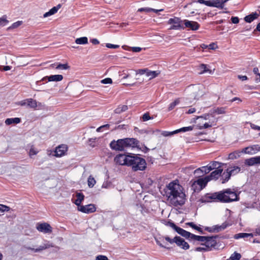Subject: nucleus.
<instances>
[{
  "label": "nucleus",
  "mask_w": 260,
  "mask_h": 260,
  "mask_svg": "<svg viewBox=\"0 0 260 260\" xmlns=\"http://www.w3.org/2000/svg\"><path fill=\"white\" fill-rule=\"evenodd\" d=\"M168 201L174 206H182L185 202V194L182 187L178 183L173 181L164 189Z\"/></svg>",
  "instance_id": "1"
},
{
  "label": "nucleus",
  "mask_w": 260,
  "mask_h": 260,
  "mask_svg": "<svg viewBox=\"0 0 260 260\" xmlns=\"http://www.w3.org/2000/svg\"><path fill=\"white\" fill-rule=\"evenodd\" d=\"M207 198L221 202H231L238 200L237 193L231 189L228 188L219 192H215L207 197Z\"/></svg>",
  "instance_id": "2"
},
{
  "label": "nucleus",
  "mask_w": 260,
  "mask_h": 260,
  "mask_svg": "<svg viewBox=\"0 0 260 260\" xmlns=\"http://www.w3.org/2000/svg\"><path fill=\"white\" fill-rule=\"evenodd\" d=\"M128 166L131 167L134 171H143L146 168V162L144 158L134 154L131 156Z\"/></svg>",
  "instance_id": "3"
},
{
  "label": "nucleus",
  "mask_w": 260,
  "mask_h": 260,
  "mask_svg": "<svg viewBox=\"0 0 260 260\" xmlns=\"http://www.w3.org/2000/svg\"><path fill=\"white\" fill-rule=\"evenodd\" d=\"M209 181V180L207 176L204 178H199L193 182L191 185V187L194 191L197 190H201L205 187Z\"/></svg>",
  "instance_id": "4"
},
{
  "label": "nucleus",
  "mask_w": 260,
  "mask_h": 260,
  "mask_svg": "<svg viewBox=\"0 0 260 260\" xmlns=\"http://www.w3.org/2000/svg\"><path fill=\"white\" fill-rule=\"evenodd\" d=\"M110 146L111 148L114 150L124 151L126 148L124 139L117 141L113 140L110 143Z\"/></svg>",
  "instance_id": "5"
},
{
  "label": "nucleus",
  "mask_w": 260,
  "mask_h": 260,
  "mask_svg": "<svg viewBox=\"0 0 260 260\" xmlns=\"http://www.w3.org/2000/svg\"><path fill=\"white\" fill-rule=\"evenodd\" d=\"M131 156V155L119 154L115 157L114 160L117 164L128 166Z\"/></svg>",
  "instance_id": "6"
},
{
  "label": "nucleus",
  "mask_w": 260,
  "mask_h": 260,
  "mask_svg": "<svg viewBox=\"0 0 260 260\" xmlns=\"http://www.w3.org/2000/svg\"><path fill=\"white\" fill-rule=\"evenodd\" d=\"M53 246H54L52 243H50L49 242H47L46 243L44 244L43 245H40L39 247L37 248H32L30 246L26 245H24L23 246V248L27 250H31L34 252H39L50 247H53Z\"/></svg>",
  "instance_id": "7"
},
{
  "label": "nucleus",
  "mask_w": 260,
  "mask_h": 260,
  "mask_svg": "<svg viewBox=\"0 0 260 260\" xmlns=\"http://www.w3.org/2000/svg\"><path fill=\"white\" fill-rule=\"evenodd\" d=\"M217 237V236L215 237H208L207 236V238L205 242V243H202V245L203 246H205L207 248H208L209 251L212 250V248H215V247L216 245V241L215 240V238Z\"/></svg>",
  "instance_id": "8"
},
{
  "label": "nucleus",
  "mask_w": 260,
  "mask_h": 260,
  "mask_svg": "<svg viewBox=\"0 0 260 260\" xmlns=\"http://www.w3.org/2000/svg\"><path fill=\"white\" fill-rule=\"evenodd\" d=\"M79 211L85 213H91L95 211L96 208L93 204H89L83 206L81 205L78 207Z\"/></svg>",
  "instance_id": "9"
},
{
  "label": "nucleus",
  "mask_w": 260,
  "mask_h": 260,
  "mask_svg": "<svg viewBox=\"0 0 260 260\" xmlns=\"http://www.w3.org/2000/svg\"><path fill=\"white\" fill-rule=\"evenodd\" d=\"M36 229L39 232L44 233H49L52 232V228L47 223H38Z\"/></svg>",
  "instance_id": "10"
},
{
  "label": "nucleus",
  "mask_w": 260,
  "mask_h": 260,
  "mask_svg": "<svg viewBox=\"0 0 260 260\" xmlns=\"http://www.w3.org/2000/svg\"><path fill=\"white\" fill-rule=\"evenodd\" d=\"M67 150L68 147L66 145H60L56 148L54 155L56 157H61L65 154Z\"/></svg>",
  "instance_id": "11"
},
{
  "label": "nucleus",
  "mask_w": 260,
  "mask_h": 260,
  "mask_svg": "<svg viewBox=\"0 0 260 260\" xmlns=\"http://www.w3.org/2000/svg\"><path fill=\"white\" fill-rule=\"evenodd\" d=\"M125 148H135L137 147L139 142L135 138H125L124 139Z\"/></svg>",
  "instance_id": "12"
},
{
  "label": "nucleus",
  "mask_w": 260,
  "mask_h": 260,
  "mask_svg": "<svg viewBox=\"0 0 260 260\" xmlns=\"http://www.w3.org/2000/svg\"><path fill=\"white\" fill-rule=\"evenodd\" d=\"M181 20L179 18L175 17L174 18H170L168 21V23L173 24L170 29H178L181 27L180 25Z\"/></svg>",
  "instance_id": "13"
},
{
  "label": "nucleus",
  "mask_w": 260,
  "mask_h": 260,
  "mask_svg": "<svg viewBox=\"0 0 260 260\" xmlns=\"http://www.w3.org/2000/svg\"><path fill=\"white\" fill-rule=\"evenodd\" d=\"M176 244L178 246L180 247L181 248L187 250L189 249V244L185 241V240L181 238L180 237L176 236L175 237Z\"/></svg>",
  "instance_id": "14"
},
{
  "label": "nucleus",
  "mask_w": 260,
  "mask_h": 260,
  "mask_svg": "<svg viewBox=\"0 0 260 260\" xmlns=\"http://www.w3.org/2000/svg\"><path fill=\"white\" fill-rule=\"evenodd\" d=\"M260 151V146L258 145H254L247 147L243 149L242 152L245 153L253 154Z\"/></svg>",
  "instance_id": "15"
},
{
  "label": "nucleus",
  "mask_w": 260,
  "mask_h": 260,
  "mask_svg": "<svg viewBox=\"0 0 260 260\" xmlns=\"http://www.w3.org/2000/svg\"><path fill=\"white\" fill-rule=\"evenodd\" d=\"M184 23L186 27L189 28L192 30H196L200 27L199 24L196 21L184 20Z\"/></svg>",
  "instance_id": "16"
},
{
  "label": "nucleus",
  "mask_w": 260,
  "mask_h": 260,
  "mask_svg": "<svg viewBox=\"0 0 260 260\" xmlns=\"http://www.w3.org/2000/svg\"><path fill=\"white\" fill-rule=\"evenodd\" d=\"M245 164L248 166L260 165V156L251 157L245 160Z\"/></svg>",
  "instance_id": "17"
},
{
  "label": "nucleus",
  "mask_w": 260,
  "mask_h": 260,
  "mask_svg": "<svg viewBox=\"0 0 260 260\" xmlns=\"http://www.w3.org/2000/svg\"><path fill=\"white\" fill-rule=\"evenodd\" d=\"M222 171V169H218L217 170H215L212 172L211 174L207 176V177L209 181L211 180H216L221 176Z\"/></svg>",
  "instance_id": "18"
},
{
  "label": "nucleus",
  "mask_w": 260,
  "mask_h": 260,
  "mask_svg": "<svg viewBox=\"0 0 260 260\" xmlns=\"http://www.w3.org/2000/svg\"><path fill=\"white\" fill-rule=\"evenodd\" d=\"M212 170V168H211V166H210L208 164L206 166L202 167L201 168H199L196 169L194 171V174H199V175H201V174H203V173L207 174V173H209Z\"/></svg>",
  "instance_id": "19"
},
{
  "label": "nucleus",
  "mask_w": 260,
  "mask_h": 260,
  "mask_svg": "<svg viewBox=\"0 0 260 260\" xmlns=\"http://www.w3.org/2000/svg\"><path fill=\"white\" fill-rule=\"evenodd\" d=\"M168 225L173 228L176 232H177L179 235H181L183 237L184 234L185 232V230H183V229L177 226L174 223L169 222Z\"/></svg>",
  "instance_id": "20"
},
{
  "label": "nucleus",
  "mask_w": 260,
  "mask_h": 260,
  "mask_svg": "<svg viewBox=\"0 0 260 260\" xmlns=\"http://www.w3.org/2000/svg\"><path fill=\"white\" fill-rule=\"evenodd\" d=\"M190 90L192 91L195 99H198L202 95V91L200 90L199 86H192L190 88Z\"/></svg>",
  "instance_id": "21"
},
{
  "label": "nucleus",
  "mask_w": 260,
  "mask_h": 260,
  "mask_svg": "<svg viewBox=\"0 0 260 260\" xmlns=\"http://www.w3.org/2000/svg\"><path fill=\"white\" fill-rule=\"evenodd\" d=\"M201 236H197L193 234L190 233L189 232L185 231L183 237L186 239L191 240H194L199 241Z\"/></svg>",
  "instance_id": "22"
},
{
  "label": "nucleus",
  "mask_w": 260,
  "mask_h": 260,
  "mask_svg": "<svg viewBox=\"0 0 260 260\" xmlns=\"http://www.w3.org/2000/svg\"><path fill=\"white\" fill-rule=\"evenodd\" d=\"M241 171V168L238 166H233L229 167L227 171H229L231 176H233L239 173Z\"/></svg>",
  "instance_id": "23"
},
{
  "label": "nucleus",
  "mask_w": 260,
  "mask_h": 260,
  "mask_svg": "<svg viewBox=\"0 0 260 260\" xmlns=\"http://www.w3.org/2000/svg\"><path fill=\"white\" fill-rule=\"evenodd\" d=\"M47 78L48 81H60L63 79V76L61 75H51L50 76H46L45 77L43 80Z\"/></svg>",
  "instance_id": "24"
},
{
  "label": "nucleus",
  "mask_w": 260,
  "mask_h": 260,
  "mask_svg": "<svg viewBox=\"0 0 260 260\" xmlns=\"http://www.w3.org/2000/svg\"><path fill=\"white\" fill-rule=\"evenodd\" d=\"M208 6L223 9V6L220 3V0H209Z\"/></svg>",
  "instance_id": "25"
},
{
  "label": "nucleus",
  "mask_w": 260,
  "mask_h": 260,
  "mask_svg": "<svg viewBox=\"0 0 260 260\" xmlns=\"http://www.w3.org/2000/svg\"><path fill=\"white\" fill-rule=\"evenodd\" d=\"M229 225L226 222H223L221 225H215L213 226L214 232H219L225 229Z\"/></svg>",
  "instance_id": "26"
},
{
  "label": "nucleus",
  "mask_w": 260,
  "mask_h": 260,
  "mask_svg": "<svg viewBox=\"0 0 260 260\" xmlns=\"http://www.w3.org/2000/svg\"><path fill=\"white\" fill-rule=\"evenodd\" d=\"M60 7H61L60 4L58 5L56 7H53L52 9H51L49 10V11L45 13L44 14V17H47L49 16L54 14L55 13H56L57 12V11Z\"/></svg>",
  "instance_id": "27"
},
{
  "label": "nucleus",
  "mask_w": 260,
  "mask_h": 260,
  "mask_svg": "<svg viewBox=\"0 0 260 260\" xmlns=\"http://www.w3.org/2000/svg\"><path fill=\"white\" fill-rule=\"evenodd\" d=\"M258 16V15L255 13H252L251 14L246 16L244 18V20L248 23H250L254 19H256Z\"/></svg>",
  "instance_id": "28"
},
{
  "label": "nucleus",
  "mask_w": 260,
  "mask_h": 260,
  "mask_svg": "<svg viewBox=\"0 0 260 260\" xmlns=\"http://www.w3.org/2000/svg\"><path fill=\"white\" fill-rule=\"evenodd\" d=\"M76 197L77 199L75 200L74 203L79 207L81 206V203L84 199V196L82 193L77 192L76 193Z\"/></svg>",
  "instance_id": "29"
},
{
  "label": "nucleus",
  "mask_w": 260,
  "mask_h": 260,
  "mask_svg": "<svg viewBox=\"0 0 260 260\" xmlns=\"http://www.w3.org/2000/svg\"><path fill=\"white\" fill-rule=\"evenodd\" d=\"M221 176L222 183H224L228 182L231 177L229 172L227 171V169L223 173L222 175L221 174Z\"/></svg>",
  "instance_id": "30"
},
{
  "label": "nucleus",
  "mask_w": 260,
  "mask_h": 260,
  "mask_svg": "<svg viewBox=\"0 0 260 260\" xmlns=\"http://www.w3.org/2000/svg\"><path fill=\"white\" fill-rule=\"evenodd\" d=\"M159 73L160 72L158 71H152L148 69L146 75L147 77H150L149 79H151L157 77Z\"/></svg>",
  "instance_id": "31"
},
{
  "label": "nucleus",
  "mask_w": 260,
  "mask_h": 260,
  "mask_svg": "<svg viewBox=\"0 0 260 260\" xmlns=\"http://www.w3.org/2000/svg\"><path fill=\"white\" fill-rule=\"evenodd\" d=\"M20 121L21 120L19 118H7L5 120V123L7 125H10L12 123H19Z\"/></svg>",
  "instance_id": "32"
},
{
  "label": "nucleus",
  "mask_w": 260,
  "mask_h": 260,
  "mask_svg": "<svg viewBox=\"0 0 260 260\" xmlns=\"http://www.w3.org/2000/svg\"><path fill=\"white\" fill-rule=\"evenodd\" d=\"M75 43L80 45L86 44L88 43V39L86 37L79 38L76 39Z\"/></svg>",
  "instance_id": "33"
},
{
  "label": "nucleus",
  "mask_w": 260,
  "mask_h": 260,
  "mask_svg": "<svg viewBox=\"0 0 260 260\" xmlns=\"http://www.w3.org/2000/svg\"><path fill=\"white\" fill-rule=\"evenodd\" d=\"M221 163H220L218 161H211L210 164H209V165L211 166V168H212V170H217L218 169H222L220 165ZM222 165H223V164H222Z\"/></svg>",
  "instance_id": "34"
},
{
  "label": "nucleus",
  "mask_w": 260,
  "mask_h": 260,
  "mask_svg": "<svg viewBox=\"0 0 260 260\" xmlns=\"http://www.w3.org/2000/svg\"><path fill=\"white\" fill-rule=\"evenodd\" d=\"M127 110L126 105H119L115 110L114 112L116 114H120L123 112H125Z\"/></svg>",
  "instance_id": "35"
},
{
  "label": "nucleus",
  "mask_w": 260,
  "mask_h": 260,
  "mask_svg": "<svg viewBox=\"0 0 260 260\" xmlns=\"http://www.w3.org/2000/svg\"><path fill=\"white\" fill-rule=\"evenodd\" d=\"M249 237H252L253 234H249V233H239V234H236L234 236V238L237 239H239V238H247Z\"/></svg>",
  "instance_id": "36"
},
{
  "label": "nucleus",
  "mask_w": 260,
  "mask_h": 260,
  "mask_svg": "<svg viewBox=\"0 0 260 260\" xmlns=\"http://www.w3.org/2000/svg\"><path fill=\"white\" fill-rule=\"evenodd\" d=\"M160 10L154 9L152 8H141L138 9V12H145L146 13H150L151 12H153L156 13H157L158 11H160Z\"/></svg>",
  "instance_id": "37"
},
{
  "label": "nucleus",
  "mask_w": 260,
  "mask_h": 260,
  "mask_svg": "<svg viewBox=\"0 0 260 260\" xmlns=\"http://www.w3.org/2000/svg\"><path fill=\"white\" fill-rule=\"evenodd\" d=\"M27 106L32 108H35L37 106V101L32 99H27Z\"/></svg>",
  "instance_id": "38"
},
{
  "label": "nucleus",
  "mask_w": 260,
  "mask_h": 260,
  "mask_svg": "<svg viewBox=\"0 0 260 260\" xmlns=\"http://www.w3.org/2000/svg\"><path fill=\"white\" fill-rule=\"evenodd\" d=\"M87 183H88V186L90 188L93 187V186L96 183V181H95V179L91 175H90L88 177V180H87Z\"/></svg>",
  "instance_id": "39"
},
{
  "label": "nucleus",
  "mask_w": 260,
  "mask_h": 260,
  "mask_svg": "<svg viewBox=\"0 0 260 260\" xmlns=\"http://www.w3.org/2000/svg\"><path fill=\"white\" fill-rule=\"evenodd\" d=\"M240 152L238 151H235L229 154V159H235L240 157Z\"/></svg>",
  "instance_id": "40"
},
{
  "label": "nucleus",
  "mask_w": 260,
  "mask_h": 260,
  "mask_svg": "<svg viewBox=\"0 0 260 260\" xmlns=\"http://www.w3.org/2000/svg\"><path fill=\"white\" fill-rule=\"evenodd\" d=\"M192 129H193V126H192L183 127H182L178 129L175 130V133H176V134H177L180 132H186L187 131H192Z\"/></svg>",
  "instance_id": "41"
},
{
  "label": "nucleus",
  "mask_w": 260,
  "mask_h": 260,
  "mask_svg": "<svg viewBox=\"0 0 260 260\" xmlns=\"http://www.w3.org/2000/svg\"><path fill=\"white\" fill-rule=\"evenodd\" d=\"M200 68L203 70V71L201 72L200 74H203L207 72H208L210 74H212V71L211 70L208 69L207 68V66L205 64H201L200 66Z\"/></svg>",
  "instance_id": "42"
},
{
  "label": "nucleus",
  "mask_w": 260,
  "mask_h": 260,
  "mask_svg": "<svg viewBox=\"0 0 260 260\" xmlns=\"http://www.w3.org/2000/svg\"><path fill=\"white\" fill-rule=\"evenodd\" d=\"M179 102H180V101H179V99H177L176 100H175L174 102L171 103L168 107V110L169 111L172 110L175 107V106L179 103Z\"/></svg>",
  "instance_id": "43"
},
{
  "label": "nucleus",
  "mask_w": 260,
  "mask_h": 260,
  "mask_svg": "<svg viewBox=\"0 0 260 260\" xmlns=\"http://www.w3.org/2000/svg\"><path fill=\"white\" fill-rule=\"evenodd\" d=\"M241 257L240 253L235 252L230 257L231 260H239Z\"/></svg>",
  "instance_id": "44"
},
{
  "label": "nucleus",
  "mask_w": 260,
  "mask_h": 260,
  "mask_svg": "<svg viewBox=\"0 0 260 260\" xmlns=\"http://www.w3.org/2000/svg\"><path fill=\"white\" fill-rule=\"evenodd\" d=\"M8 20L7 19V16L4 15L0 18V26H5L8 23Z\"/></svg>",
  "instance_id": "45"
},
{
  "label": "nucleus",
  "mask_w": 260,
  "mask_h": 260,
  "mask_svg": "<svg viewBox=\"0 0 260 260\" xmlns=\"http://www.w3.org/2000/svg\"><path fill=\"white\" fill-rule=\"evenodd\" d=\"M213 113H217V114H224L225 113V110L224 108H217L213 110L212 112Z\"/></svg>",
  "instance_id": "46"
},
{
  "label": "nucleus",
  "mask_w": 260,
  "mask_h": 260,
  "mask_svg": "<svg viewBox=\"0 0 260 260\" xmlns=\"http://www.w3.org/2000/svg\"><path fill=\"white\" fill-rule=\"evenodd\" d=\"M70 68V67L68 65V64H61L59 63L55 68L56 69H59V70H67L68 69Z\"/></svg>",
  "instance_id": "47"
},
{
  "label": "nucleus",
  "mask_w": 260,
  "mask_h": 260,
  "mask_svg": "<svg viewBox=\"0 0 260 260\" xmlns=\"http://www.w3.org/2000/svg\"><path fill=\"white\" fill-rule=\"evenodd\" d=\"M22 23V21H18L12 24V25L10 26L8 29H14L18 27H19L20 25H21Z\"/></svg>",
  "instance_id": "48"
},
{
  "label": "nucleus",
  "mask_w": 260,
  "mask_h": 260,
  "mask_svg": "<svg viewBox=\"0 0 260 260\" xmlns=\"http://www.w3.org/2000/svg\"><path fill=\"white\" fill-rule=\"evenodd\" d=\"M161 134L162 136L164 137H169L171 136L174 134H176V133H175V131L171 132L167 131H162Z\"/></svg>",
  "instance_id": "49"
},
{
  "label": "nucleus",
  "mask_w": 260,
  "mask_h": 260,
  "mask_svg": "<svg viewBox=\"0 0 260 260\" xmlns=\"http://www.w3.org/2000/svg\"><path fill=\"white\" fill-rule=\"evenodd\" d=\"M10 208L6 205L0 204V212H3L5 211H9Z\"/></svg>",
  "instance_id": "50"
},
{
  "label": "nucleus",
  "mask_w": 260,
  "mask_h": 260,
  "mask_svg": "<svg viewBox=\"0 0 260 260\" xmlns=\"http://www.w3.org/2000/svg\"><path fill=\"white\" fill-rule=\"evenodd\" d=\"M38 151L35 149L34 147L32 146L29 150V155L31 157L32 155H36Z\"/></svg>",
  "instance_id": "51"
},
{
  "label": "nucleus",
  "mask_w": 260,
  "mask_h": 260,
  "mask_svg": "<svg viewBox=\"0 0 260 260\" xmlns=\"http://www.w3.org/2000/svg\"><path fill=\"white\" fill-rule=\"evenodd\" d=\"M153 119V117H150L148 113L144 114L142 116V119L143 121H146L149 119Z\"/></svg>",
  "instance_id": "52"
},
{
  "label": "nucleus",
  "mask_w": 260,
  "mask_h": 260,
  "mask_svg": "<svg viewBox=\"0 0 260 260\" xmlns=\"http://www.w3.org/2000/svg\"><path fill=\"white\" fill-rule=\"evenodd\" d=\"M205 246L204 247H198L196 248L195 251H209Z\"/></svg>",
  "instance_id": "53"
},
{
  "label": "nucleus",
  "mask_w": 260,
  "mask_h": 260,
  "mask_svg": "<svg viewBox=\"0 0 260 260\" xmlns=\"http://www.w3.org/2000/svg\"><path fill=\"white\" fill-rule=\"evenodd\" d=\"M101 82L103 84H111L112 83V80L110 78H107L102 80Z\"/></svg>",
  "instance_id": "54"
},
{
  "label": "nucleus",
  "mask_w": 260,
  "mask_h": 260,
  "mask_svg": "<svg viewBox=\"0 0 260 260\" xmlns=\"http://www.w3.org/2000/svg\"><path fill=\"white\" fill-rule=\"evenodd\" d=\"M165 239V240L168 241V242H169L170 244H173L174 243H176V240H175V237H174V239H171L170 237H169L168 236H166L164 238Z\"/></svg>",
  "instance_id": "55"
},
{
  "label": "nucleus",
  "mask_w": 260,
  "mask_h": 260,
  "mask_svg": "<svg viewBox=\"0 0 260 260\" xmlns=\"http://www.w3.org/2000/svg\"><path fill=\"white\" fill-rule=\"evenodd\" d=\"M95 260H109V259H108V258L105 255H99L96 257Z\"/></svg>",
  "instance_id": "56"
},
{
  "label": "nucleus",
  "mask_w": 260,
  "mask_h": 260,
  "mask_svg": "<svg viewBox=\"0 0 260 260\" xmlns=\"http://www.w3.org/2000/svg\"><path fill=\"white\" fill-rule=\"evenodd\" d=\"M212 126V125L211 124H210L209 123H204L203 125H200L199 126V128L200 129H203V128H209V127H210Z\"/></svg>",
  "instance_id": "57"
},
{
  "label": "nucleus",
  "mask_w": 260,
  "mask_h": 260,
  "mask_svg": "<svg viewBox=\"0 0 260 260\" xmlns=\"http://www.w3.org/2000/svg\"><path fill=\"white\" fill-rule=\"evenodd\" d=\"M106 47L109 48L117 49L119 47V46L118 45H114L110 43H107L106 44Z\"/></svg>",
  "instance_id": "58"
},
{
  "label": "nucleus",
  "mask_w": 260,
  "mask_h": 260,
  "mask_svg": "<svg viewBox=\"0 0 260 260\" xmlns=\"http://www.w3.org/2000/svg\"><path fill=\"white\" fill-rule=\"evenodd\" d=\"M161 238L158 239V238H155V242L156 243V244L157 245H158L159 246H160L161 247H164V248H167L166 247H165V246H164L162 243L160 242V240H161ZM167 249H169V248H167Z\"/></svg>",
  "instance_id": "59"
},
{
  "label": "nucleus",
  "mask_w": 260,
  "mask_h": 260,
  "mask_svg": "<svg viewBox=\"0 0 260 260\" xmlns=\"http://www.w3.org/2000/svg\"><path fill=\"white\" fill-rule=\"evenodd\" d=\"M186 224L189 225V226H190L191 228H192V229H193L194 230H197V229L198 226L197 225H196L192 222H187V223H186Z\"/></svg>",
  "instance_id": "60"
},
{
  "label": "nucleus",
  "mask_w": 260,
  "mask_h": 260,
  "mask_svg": "<svg viewBox=\"0 0 260 260\" xmlns=\"http://www.w3.org/2000/svg\"><path fill=\"white\" fill-rule=\"evenodd\" d=\"M147 70H148V69H144L139 70L137 71V73L139 74L140 75H143V74H145L146 75V73L147 72Z\"/></svg>",
  "instance_id": "61"
},
{
  "label": "nucleus",
  "mask_w": 260,
  "mask_h": 260,
  "mask_svg": "<svg viewBox=\"0 0 260 260\" xmlns=\"http://www.w3.org/2000/svg\"><path fill=\"white\" fill-rule=\"evenodd\" d=\"M231 21L233 23L237 24V23H239V19L238 17H232Z\"/></svg>",
  "instance_id": "62"
},
{
  "label": "nucleus",
  "mask_w": 260,
  "mask_h": 260,
  "mask_svg": "<svg viewBox=\"0 0 260 260\" xmlns=\"http://www.w3.org/2000/svg\"><path fill=\"white\" fill-rule=\"evenodd\" d=\"M198 2L201 4H204L207 6H208L209 5V1L198 0Z\"/></svg>",
  "instance_id": "63"
},
{
  "label": "nucleus",
  "mask_w": 260,
  "mask_h": 260,
  "mask_svg": "<svg viewBox=\"0 0 260 260\" xmlns=\"http://www.w3.org/2000/svg\"><path fill=\"white\" fill-rule=\"evenodd\" d=\"M238 78L240 80H241L242 81H245L247 80L248 78L246 76H243V75H238Z\"/></svg>",
  "instance_id": "64"
}]
</instances>
